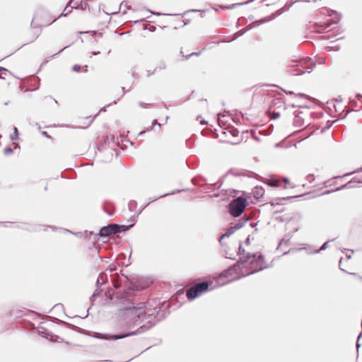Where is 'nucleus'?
Listing matches in <instances>:
<instances>
[{
    "label": "nucleus",
    "instance_id": "nucleus-1",
    "mask_svg": "<svg viewBox=\"0 0 362 362\" xmlns=\"http://www.w3.org/2000/svg\"><path fill=\"white\" fill-rule=\"evenodd\" d=\"M148 302L142 303V306H141V308H142V310L144 311L143 313L145 318L147 320V322L142 324V325L138 327L136 330L122 332L117 334L94 332L92 337L98 339L115 341L117 339H124L128 337L143 334L155 326L157 322L164 320L170 313L169 309L170 305L168 303L163 302L162 303H159L153 308L148 307Z\"/></svg>",
    "mask_w": 362,
    "mask_h": 362
},
{
    "label": "nucleus",
    "instance_id": "nucleus-2",
    "mask_svg": "<svg viewBox=\"0 0 362 362\" xmlns=\"http://www.w3.org/2000/svg\"><path fill=\"white\" fill-rule=\"evenodd\" d=\"M265 264L264 256L259 253H246V255L240 257L234 264L231 265L229 268L224 270L222 274L224 277L231 276L233 274H238V277H235L233 280H238L241 277H245L253 274L259 271L267 268V266H264Z\"/></svg>",
    "mask_w": 362,
    "mask_h": 362
},
{
    "label": "nucleus",
    "instance_id": "nucleus-3",
    "mask_svg": "<svg viewBox=\"0 0 362 362\" xmlns=\"http://www.w3.org/2000/svg\"><path fill=\"white\" fill-rule=\"evenodd\" d=\"M117 299L127 305L124 307H121L119 310L131 313L130 318L126 322L127 327L129 329H133L135 327L139 326V327L141 326L144 319H146L143 313L144 311L142 310V308L135 307L134 303L126 294L122 293L119 295L117 296Z\"/></svg>",
    "mask_w": 362,
    "mask_h": 362
},
{
    "label": "nucleus",
    "instance_id": "nucleus-4",
    "mask_svg": "<svg viewBox=\"0 0 362 362\" xmlns=\"http://www.w3.org/2000/svg\"><path fill=\"white\" fill-rule=\"evenodd\" d=\"M134 223L130 225H119L117 223H111L107 226H103L98 234H95L93 232L90 231L89 235H95V238L98 235L100 238H108L110 235H115L121 233H125L134 226Z\"/></svg>",
    "mask_w": 362,
    "mask_h": 362
},
{
    "label": "nucleus",
    "instance_id": "nucleus-5",
    "mask_svg": "<svg viewBox=\"0 0 362 362\" xmlns=\"http://www.w3.org/2000/svg\"><path fill=\"white\" fill-rule=\"evenodd\" d=\"M288 66L294 69L289 70L293 75H302L305 72L310 73L315 64L310 57L292 59Z\"/></svg>",
    "mask_w": 362,
    "mask_h": 362
},
{
    "label": "nucleus",
    "instance_id": "nucleus-6",
    "mask_svg": "<svg viewBox=\"0 0 362 362\" xmlns=\"http://www.w3.org/2000/svg\"><path fill=\"white\" fill-rule=\"evenodd\" d=\"M211 281H205L197 284L194 287L189 288L187 292V297L189 300H194L200 296L203 293L211 291L213 288Z\"/></svg>",
    "mask_w": 362,
    "mask_h": 362
},
{
    "label": "nucleus",
    "instance_id": "nucleus-7",
    "mask_svg": "<svg viewBox=\"0 0 362 362\" xmlns=\"http://www.w3.org/2000/svg\"><path fill=\"white\" fill-rule=\"evenodd\" d=\"M247 205L248 202L245 198L241 196L238 197L229 204L228 212L235 218L239 217L243 213Z\"/></svg>",
    "mask_w": 362,
    "mask_h": 362
},
{
    "label": "nucleus",
    "instance_id": "nucleus-8",
    "mask_svg": "<svg viewBox=\"0 0 362 362\" xmlns=\"http://www.w3.org/2000/svg\"><path fill=\"white\" fill-rule=\"evenodd\" d=\"M153 284V279L147 276H138L135 281H132L129 288L136 291L144 290Z\"/></svg>",
    "mask_w": 362,
    "mask_h": 362
},
{
    "label": "nucleus",
    "instance_id": "nucleus-9",
    "mask_svg": "<svg viewBox=\"0 0 362 362\" xmlns=\"http://www.w3.org/2000/svg\"><path fill=\"white\" fill-rule=\"evenodd\" d=\"M37 332L39 335L52 341H59V339H60L59 336L51 333L49 330L42 327H39L37 328Z\"/></svg>",
    "mask_w": 362,
    "mask_h": 362
},
{
    "label": "nucleus",
    "instance_id": "nucleus-10",
    "mask_svg": "<svg viewBox=\"0 0 362 362\" xmlns=\"http://www.w3.org/2000/svg\"><path fill=\"white\" fill-rule=\"evenodd\" d=\"M303 112L296 110L293 112L294 119L293 122V124L296 127H300L304 124V119L301 116Z\"/></svg>",
    "mask_w": 362,
    "mask_h": 362
},
{
    "label": "nucleus",
    "instance_id": "nucleus-11",
    "mask_svg": "<svg viewBox=\"0 0 362 362\" xmlns=\"http://www.w3.org/2000/svg\"><path fill=\"white\" fill-rule=\"evenodd\" d=\"M103 209L109 216H112L115 213V207L112 202L105 200L103 204Z\"/></svg>",
    "mask_w": 362,
    "mask_h": 362
},
{
    "label": "nucleus",
    "instance_id": "nucleus-12",
    "mask_svg": "<svg viewBox=\"0 0 362 362\" xmlns=\"http://www.w3.org/2000/svg\"><path fill=\"white\" fill-rule=\"evenodd\" d=\"M302 196H303V194L297 195V196H288V197H276V198L273 199L270 202V204H271V205L283 204V202H284V201H288V200H290L291 199L300 197H302Z\"/></svg>",
    "mask_w": 362,
    "mask_h": 362
},
{
    "label": "nucleus",
    "instance_id": "nucleus-13",
    "mask_svg": "<svg viewBox=\"0 0 362 362\" xmlns=\"http://www.w3.org/2000/svg\"><path fill=\"white\" fill-rule=\"evenodd\" d=\"M299 0H295L290 3H286L285 6L276 11L274 13H272L273 16H275V18L281 15L284 11H288L296 2H298Z\"/></svg>",
    "mask_w": 362,
    "mask_h": 362
},
{
    "label": "nucleus",
    "instance_id": "nucleus-14",
    "mask_svg": "<svg viewBox=\"0 0 362 362\" xmlns=\"http://www.w3.org/2000/svg\"><path fill=\"white\" fill-rule=\"evenodd\" d=\"M252 194L256 199H259L264 196V189L262 186H256L252 189Z\"/></svg>",
    "mask_w": 362,
    "mask_h": 362
},
{
    "label": "nucleus",
    "instance_id": "nucleus-15",
    "mask_svg": "<svg viewBox=\"0 0 362 362\" xmlns=\"http://www.w3.org/2000/svg\"><path fill=\"white\" fill-rule=\"evenodd\" d=\"M187 191H189V189H187H187H175V190H173V191H172L170 192L165 193V194H163L162 195H160L158 197L151 198L149 202H155L157 199H158L159 198L165 197H168V196H170V195H174V194H178V193H180L181 192H187Z\"/></svg>",
    "mask_w": 362,
    "mask_h": 362
},
{
    "label": "nucleus",
    "instance_id": "nucleus-16",
    "mask_svg": "<svg viewBox=\"0 0 362 362\" xmlns=\"http://www.w3.org/2000/svg\"><path fill=\"white\" fill-rule=\"evenodd\" d=\"M237 230V228H235L234 225L230 226L227 230L223 233L219 238L218 240L220 243H221V240L225 238H228L233 233H234Z\"/></svg>",
    "mask_w": 362,
    "mask_h": 362
},
{
    "label": "nucleus",
    "instance_id": "nucleus-17",
    "mask_svg": "<svg viewBox=\"0 0 362 362\" xmlns=\"http://www.w3.org/2000/svg\"><path fill=\"white\" fill-rule=\"evenodd\" d=\"M274 19H275V16H273L272 14H271L269 16H265L264 18H262L259 20L255 21L253 23H255V25L258 26V25H262L263 23L269 22V21H272Z\"/></svg>",
    "mask_w": 362,
    "mask_h": 362
},
{
    "label": "nucleus",
    "instance_id": "nucleus-18",
    "mask_svg": "<svg viewBox=\"0 0 362 362\" xmlns=\"http://www.w3.org/2000/svg\"><path fill=\"white\" fill-rule=\"evenodd\" d=\"M274 19H275V16H273L272 14H271L269 16H265L264 18H262L259 20L255 21L253 23H255V25L258 26V25H262L263 23L269 22V21H272Z\"/></svg>",
    "mask_w": 362,
    "mask_h": 362
},
{
    "label": "nucleus",
    "instance_id": "nucleus-19",
    "mask_svg": "<svg viewBox=\"0 0 362 362\" xmlns=\"http://www.w3.org/2000/svg\"><path fill=\"white\" fill-rule=\"evenodd\" d=\"M248 221H249V218H246L244 216H242L240 219H238V221L233 225H234L235 228H237V230H239L241 228H243Z\"/></svg>",
    "mask_w": 362,
    "mask_h": 362
},
{
    "label": "nucleus",
    "instance_id": "nucleus-20",
    "mask_svg": "<svg viewBox=\"0 0 362 362\" xmlns=\"http://www.w3.org/2000/svg\"><path fill=\"white\" fill-rule=\"evenodd\" d=\"M106 281L107 276L103 273L100 274L96 281V288H101Z\"/></svg>",
    "mask_w": 362,
    "mask_h": 362
},
{
    "label": "nucleus",
    "instance_id": "nucleus-21",
    "mask_svg": "<svg viewBox=\"0 0 362 362\" xmlns=\"http://www.w3.org/2000/svg\"><path fill=\"white\" fill-rule=\"evenodd\" d=\"M108 144H109L108 137L106 136L102 143L98 144V147H97L98 151L100 152L105 151L107 148Z\"/></svg>",
    "mask_w": 362,
    "mask_h": 362
},
{
    "label": "nucleus",
    "instance_id": "nucleus-22",
    "mask_svg": "<svg viewBox=\"0 0 362 362\" xmlns=\"http://www.w3.org/2000/svg\"><path fill=\"white\" fill-rule=\"evenodd\" d=\"M156 125H158L160 127H161V124H160V123H159V122L157 121V119H154V120H153V122H152L151 126L149 128H148L146 130L140 132L139 133V136L143 135L144 133H146V132H150V131L153 130V128H154V127H155Z\"/></svg>",
    "mask_w": 362,
    "mask_h": 362
},
{
    "label": "nucleus",
    "instance_id": "nucleus-23",
    "mask_svg": "<svg viewBox=\"0 0 362 362\" xmlns=\"http://www.w3.org/2000/svg\"><path fill=\"white\" fill-rule=\"evenodd\" d=\"M291 238V235H290L289 234H286V235L283 237L282 240L279 242V245H278V247H277V248H276V249H277V250H279V249L280 248V247H281L283 244H284V245H288V242H289V240H290Z\"/></svg>",
    "mask_w": 362,
    "mask_h": 362
},
{
    "label": "nucleus",
    "instance_id": "nucleus-24",
    "mask_svg": "<svg viewBox=\"0 0 362 362\" xmlns=\"http://www.w3.org/2000/svg\"><path fill=\"white\" fill-rule=\"evenodd\" d=\"M31 86H36V87L33 89L30 88L28 90L33 91L38 89L40 87V78L33 76V79L31 80Z\"/></svg>",
    "mask_w": 362,
    "mask_h": 362
},
{
    "label": "nucleus",
    "instance_id": "nucleus-25",
    "mask_svg": "<svg viewBox=\"0 0 362 362\" xmlns=\"http://www.w3.org/2000/svg\"><path fill=\"white\" fill-rule=\"evenodd\" d=\"M354 187V186L353 185V181L350 180L349 182H346V184L342 185L340 187H338L336 189H334V191H340L344 189H351V188H353Z\"/></svg>",
    "mask_w": 362,
    "mask_h": 362
},
{
    "label": "nucleus",
    "instance_id": "nucleus-26",
    "mask_svg": "<svg viewBox=\"0 0 362 362\" xmlns=\"http://www.w3.org/2000/svg\"><path fill=\"white\" fill-rule=\"evenodd\" d=\"M72 9H73V7H71L69 8L68 6H66L63 12L62 13V14L60 16H59L57 18H55L54 20L52 21L51 23H49V24L54 23V21H56L60 16H66L67 14L70 13L71 11H72Z\"/></svg>",
    "mask_w": 362,
    "mask_h": 362
},
{
    "label": "nucleus",
    "instance_id": "nucleus-27",
    "mask_svg": "<svg viewBox=\"0 0 362 362\" xmlns=\"http://www.w3.org/2000/svg\"><path fill=\"white\" fill-rule=\"evenodd\" d=\"M103 294V290L101 288H96L91 296V300L93 301L97 297L101 296Z\"/></svg>",
    "mask_w": 362,
    "mask_h": 362
},
{
    "label": "nucleus",
    "instance_id": "nucleus-28",
    "mask_svg": "<svg viewBox=\"0 0 362 362\" xmlns=\"http://www.w3.org/2000/svg\"><path fill=\"white\" fill-rule=\"evenodd\" d=\"M315 29L316 30V32L319 33H325L326 32V29L324 28V26H322V23H315Z\"/></svg>",
    "mask_w": 362,
    "mask_h": 362
},
{
    "label": "nucleus",
    "instance_id": "nucleus-29",
    "mask_svg": "<svg viewBox=\"0 0 362 362\" xmlns=\"http://www.w3.org/2000/svg\"><path fill=\"white\" fill-rule=\"evenodd\" d=\"M243 5H245V2L233 4H230V5H228V6H223L222 8H223V9H233V8L238 7V6H243Z\"/></svg>",
    "mask_w": 362,
    "mask_h": 362
},
{
    "label": "nucleus",
    "instance_id": "nucleus-30",
    "mask_svg": "<svg viewBox=\"0 0 362 362\" xmlns=\"http://www.w3.org/2000/svg\"><path fill=\"white\" fill-rule=\"evenodd\" d=\"M247 31H248V29H243H243H241V30H238V31H237V32L235 33V36H234V37H233V38L230 42H231V41H233V40H235L236 38H238V37H240V36L243 35H244L246 32H247Z\"/></svg>",
    "mask_w": 362,
    "mask_h": 362
},
{
    "label": "nucleus",
    "instance_id": "nucleus-31",
    "mask_svg": "<svg viewBox=\"0 0 362 362\" xmlns=\"http://www.w3.org/2000/svg\"><path fill=\"white\" fill-rule=\"evenodd\" d=\"M19 132L18 130V128L14 127H13V134L11 136V140L12 141H15L16 140L18 139Z\"/></svg>",
    "mask_w": 362,
    "mask_h": 362
},
{
    "label": "nucleus",
    "instance_id": "nucleus-32",
    "mask_svg": "<svg viewBox=\"0 0 362 362\" xmlns=\"http://www.w3.org/2000/svg\"><path fill=\"white\" fill-rule=\"evenodd\" d=\"M8 73H9V71L7 69L0 66V78L1 79H5V76H6Z\"/></svg>",
    "mask_w": 362,
    "mask_h": 362
},
{
    "label": "nucleus",
    "instance_id": "nucleus-33",
    "mask_svg": "<svg viewBox=\"0 0 362 362\" xmlns=\"http://www.w3.org/2000/svg\"><path fill=\"white\" fill-rule=\"evenodd\" d=\"M137 203L134 200H131L128 204V208L130 211H134L136 208Z\"/></svg>",
    "mask_w": 362,
    "mask_h": 362
},
{
    "label": "nucleus",
    "instance_id": "nucleus-34",
    "mask_svg": "<svg viewBox=\"0 0 362 362\" xmlns=\"http://www.w3.org/2000/svg\"><path fill=\"white\" fill-rule=\"evenodd\" d=\"M334 240H329L324 243L319 250H316L314 253H319L320 252L326 250L328 247V244L329 242L333 241Z\"/></svg>",
    "mask_w": 362,
    "mask_h": 362
},
{
    "label": "nucleus",
    "instance_id": "nucleus-35",
    "mask_svg": "<svg viewBox=\"0 0 362 362\" xmlns=\"http://www.w3.org/2000/svg\"><path fill=\"white\" fill-rule=\"evenodd\" d=\"M341 18V15L338 13V14L334 15V16L330 20L332 24H337Z\"/></svg>",
    "mask_w": 362,
    "mask_h": 362
},
{
    "label": "nucleus",
    "instance_id": "nucleus-36",
    "mask_svg": "<svg viewBox=\"0 0 362 362\" xmlns=\"http://www.w3.org/2000/svg\"><path fill=\"white\" fill-rule=\"evenodd\" d=\"M37 18H38V13H35L34 15V17H33V19L31 22V26L33 27V28H38L40 26V23H35V21L37 20Z\"/></svg>",
    "mask_w": 362,
    "mask_h": 362
},
{
    "label": "nucleus",
    "instance_id": "nucleus-37",
    "mask_svg": "<svg viewBox=\"0 0 362 362\" xmlns=\"http://www.w3.org/2000/svg\"><path fill=\"white\" fill-rule=\"evenodd\" d=\"M166 69V64L165 62H160V64L155 68L156 71H160Z\"/></svg>",
    "mask_w": 362,
    "mask_h": 362
},
{
    "label": "nucleus",
    "instance_id": "nucleus-38",
    "mask_svg": "<svg viewBox=\"0 0 362 362\" xmlns=\"http://www.w3.org/2000/svg\"><path fill=\"white\" fill-rule=\"evenodd\" d=\"M13 152V148H11L10 146H6L4 149V155L7 156L8 154H11Z\"/></svg>",
    "mask_w": 362,
    "mask_h": 362
},
{
    "label": "nucleus",
    "instance_id": "nucleus-39",
    "mask_svg": "<svg viewBox=\"0 0 362 362\" xmlns=\"http://www.w3.org/2000/svg\"><path fill=\"white\" fill-rule=\"evenodd\" d=\"M326 11H327L326 15L329 17H332L334 15L338 14V12L335 10L327 8Z\"/></svg>",
    "mask_w": 362,
    "mask_h": 362
},
{
    "label": "nucleus",
    "instance_id": "nucleus-40",
    "mask_svg": "<svg viewBox=\"0 0 362 362\" xmlns=\"http://www.w3.org/2000/svg\"><path fill=\"white\" fill-rule=\"evenodd\" d=\"M139 105L142 107V108H148V107H152V104L151 103H144V102H139Z\"/></svg>",
    "mask_w": 362,
    "mask_h": 362
},
{
    "label": "nucleus",
    "instance_id": "nucleus-41",
    "mask_svg": "<svg viewBox=\"0 0 362 362\" xmlns=\"http://www.w3.org/2000/svg\"><path fill=\"white\" fill-rule=\"evenodd\" d=\"M81 68L82 67H81V65H79V64H74L72 66L71 69H72L73 71L79 73L81 71Z\"/></svg>",
    "mask_w": 362,
    "mask_h": 362
},
{
    "label": "nucleus",
    "instance_id": "nucleus-42",
    "mask_svg": "<svg viewBox=\"0 0 362 362\" xmlns=\"http://www.w3.org/2000/svg\"><path fill=\"white\" fill-rule=\"evenodd\" d=\"M237 255H240L243 256L246 255L245 250L244 248H243L241 243L239 245L238 251L237 252Z\"/></svg>",
    "mask_w": 362,
    "mask_h": 362
},
{
    "label": "nucleus",
    "instance_id": "nucleus-43",
    "mask_svg": "<svg viewBox=\"0 0 362 362\" xmlns=\"http://www.w3.org/2000/svg\"><path fill=\"white\" fill-rule=\"evenodd\" d=\"M225 257L230 259H235V256L228 251H225Z\"/></svg>",
    "mask_w": 362,
    "mask_h": 362
},
{
    "label": "nucleus",
    "instance_id": "nucleus-44",
    "mask_svg": "<svg viewBox=\"0 0 362 362\" xmlns=\"http://www.w3.org/2000/svg\"><path fill=\"white\" fill-rule=\"evenodd\" d=\"M200 53H201L200 52H192V53H191V54H189V55L185 56V55L183 54V53H182V50L180 51V54H182V56H183V57H185L186 59H189V57H190L191 56H193V55L198 56V55H199V54H200Z\"/></svg>",
    "mask_w": 362,
    "mask_h": 362
},
{
    "label": "nucleus",
    "instance_id": "nucleus-45",
    "mask_svg": "<svg viewBox=\"0 0 362 362\" xmlns=\"http://www.w3.org/2000/svg\"><path fill=\"white\" fill-rule=\"evenodd\" d=\"M295 96H298V97H300V98L311 100V97H310L309 95H305L304 93H297V94L295 93Z\"/></svg>",
    "mask_w": 362,
    "mask_h": 362
},
{
    "label": "nucleus",
    "instance_id": "nucleus-46",
    "mask_svg": "<svg viewBox=\"0 0 362 362\" xmlns=\"http://www.w3.org/2000/svg\"><path fill=\"white\" fill-rule=\"evenodd\" d=\"M307 180L309 182H313L315 180V175L313 174H309L306 177Z\"/></svg>",
    "mask_w": 362,
    "mask_h": 362
},
{
    "label": "nucleus",
    "instance_id": "nucleus-47",
    "mask_svg": "<svg viewBox=\"0 0 362 362\" xmlns=\"http://www.w3.org/2000/svg\"><path fill=\"white\" fill-rule=\"evenodd\" d=\"M331 25H332V23L331 22L330 20L329 21H327V22L322 23V26H324V28L326 30H327L331 26Z\"/></svg>",
    "mask_w": 362,
    "mask_h": 362
},
{
    "label": "nucleus",
    "instance_id": "nucleus-48",
    "mask_svg": "<svg viewBox=\"0 0 362 362\" xmlns=\"http://www.w3.org/2000/svg\"><path fill=\"white\" fill-rule=\"evenodd\" d=\"M69 47V45H67V46L64 47V48L60 49L57 53H56V54L49 57L48 59H52V58L54 57L55 56H57L58 54L61 53L62 51H64L65 49H66Z\"/></svg>",
    "mask_w": 362,
    "mask_h": 362
},
{
    "label": "nucleus",
    "instance_id": "nucleus-49",
    "mask_svg": "<svg viewBox=\"0 0 362 362\" xmlns=\"http://www.w3.org/2000/svg\"><path fill=\"white\" fill-rule=\"evenodd\" d=\"M61 322H64V324H66L69 327H71L74 330H76V329H79V327H78L77 326H76L74 325H72V324H70V323H68V322H62V321H61Z\"/></svg>",
    "mask_w": 362,
    "mask_h": 362
},
{
    "label": "nucleus",
    "instance_id": "nucleus-50",
    "mask_svg": "<svg viewBox=\"0 0 362 362\" xmlns=\"http://www.w3.org/2000/svg\"><path fill=\"white\" fill-rule=\"evenodd\" d=\"M280 117V113L279 112H274L273 114H272V119H276L277 118H279Z\"/></svg>",
    "mask_w": 362,
    "mask_h": 362
},
{
    "label": "nucleus",
    "instance_id": "nucleus-51",
    "mask_svg": "<svg viewBox=\"0 0 362 362\" xmlns=\"http://www.w3.org/2000/svg\"><path fill=\"white\" fill-rule=\"evenodd\" d=\"M332 185H333V182H332V180H327V181H325V182H324V186H325V187H329V186H332Z\"/></svg>",
    "mask_w": 362,
    "mask_h": 362
},
{
    "label": "nucleus",
    "instance_id": "nucleus-52",
    "mask_svg": "<svg viewBox=\"0 0 362 362\" xmlns=\"http://www.w3.org/2000/svg\"><path fill=\"white\" fill-rule=\"evenodd\" d=\"M275 147L276 148H283V147H284V143L283 141L276 143Z\"/></svg>",
    "mask_w": 362,
    "mask_h": 362
},
{
    "label": "nucleus",
    "instance_id": "nucleus-53",
    "mask_svg": "<svg viewBox=\"0 0 362 362\" xmlns=\"http://www.w3.org/2000/svg\"><path fill=\"white\" fill-rule=\"evenodd\" d=\"M14 223V222H0V225L4 224L5 227H8L10 225H13Z\"/></svg>",
    "mask_w": 362,
    "mask_h": 362
},
{
    "label": "nucleus",
    "instance_id": "nucleus-54",
    "mask_svg": "<svg viewBox=\"0 0 362 362\" xmlns=\"http://www.w3.org/2000/svg\"><path fill=\"white\" fill-rule=\"evenodd\" d=\"M351 181H353V183H362V180L358 179L356 177L353 178Z\"/></svg>",
    "mask_w": 362,
    "mask_h": 362
},
{
    "label": "nucleus",
    "instance_id": "nucleus-55",
    "mask_svg": "<svg viewBox=\"0 0 362 362\" xmlns=\"http://www.w3.org/2000/svg\"><path fill=\"white\" fill-rule=\"evenodd\" d=\"M361 336H362V332H361V333L359 334V335H358V339H357V341H356V348H357V349H358V348H359V347H360V346H361V345H360V344L358 343V341H359L360 338L361 337Z\"/></svg>",
    "mask_w": 362,
    "mask_h": 362
},
{
    "label": "nucleus",
    "instance_id": "nucleus-56",
    "mask_svg": "<svg viewBox=\"0 0 362 362\" xmlns=\"http://www.w3.org/2000/svg\"><path fill=\"white\" fill-rule=\"evenodd\" d=\"M122 6H126L127 9H130V8H131V6H127V2H126V1H122V2L120 4L119 7L121 8Z\"/></svg>",
    "mask_w": 362,
    "mask_h": 362
},
{
    "label": "nucleus",
    "instance_id": "nucleus-57",
    "mask_svg": "<svg viewBox=\"0 0 362 362\" xmlns=\"http://www.w3.org/2000/svg\"><path fill=\"white\" fill-rule=\"evenodd\" d=\"M343 112H344V110L341 113H339V115L342 119L345 118L348 115L349 111L346 110V112L344 113V115H342Z\"/></svg>",
    "mask_w": 362,
    "mask_h": 362
},
{
    "label": "nucleus",
    "instance_id": "nucleus-58",
    "mask_svg": "<svg viewBox=\"0 0 362 362\" xmlns=\"http://www.w3.org/2000/svg\"><path fill=\"white\" fill-rule=\"evenodd\" d=\"M360 171H362V168H358V169H357L356 170H354V171H353V172H351V173H347V174H346V175H345V176H348V175H351V174H354V173H356V172H360Z\"/></svg>",
    "mask_w": 362,
    "mask_h": 362
},
{
    "label": "nucleus",
    "instance_id": "nucleus-59",
    "mask_svg": "<svg viewBox=\"0 0 362 362\" xmlns=\"http://www.w3.org/2000/svg\"><path fill=\"white\" fill-rule=\"evenodd\" d=\"M157 71H155V69L153 71H147V76L149 77L151 75L156 74Z\"/></svg>",
    "mask_w": 362,
    "mask_h": 362
},
{
    "label": "nucleus",
    "instance_id": "nucleus-60",
    "mask_svg": "<svg viewBox=\"0 0 362 362\" xmlns=\"http://www.w3.org/2000/svg\"><path fill=\"white\" fill-rule=\"evenodd\" d=\"M42 134L47 138L51 137L50 135L46 131H42Z\"/></svg>",
    "mask_w": 362,
    "mask_h": 362
},
{
    "label": "nucleus",
    "instance_id": "nucleus-61",
    "mask_svg": "<svg viewBox=\"0 0 362 362\" xmlns=\"http://www.w3.org/2000/svg\"><path fill=\"white\" fill-rule=\"evenodd\" d=\"M333 37H334L333 35L322 36V39H323V40H330V39H332Z\"/></svg>",
    "mask_w": 362,
    "mask_h": 362
},
{
    "label": "nucleus",
    "instance_id": "nucleus-62",
    "mask_svg": "<svg viewBox=\"0 0 362 362\" xmlns=\"http://www.w3.org/2000/svg\"><path fill=\"white\" fill-rule=\"evenodd\" d=\"M16 224L15 227L17 228H23L21 226L25 225V223H14Z\"/></svg>",
    "mask_w": 362,
    "mask_h": 362
},
{
    "label": "nucleus",
    "instance_id": "nucleus-63",
    "mask_svg": "<svg viewBox=\"0 0 362 362\" xmlns=\"http://www.w3.org/2000/svg\"><path fill=\"white\" fill-rule=\"evenodd\" d=\"M272 187H278L279 185L276 182H272L269 185Z\"/></svg>",
    "mask_w": 362,
    "mask_h": 362
},
{
    "label": "nucleus",
    "instance_id": "nucleus-64",
    "mask_svg": "<svg viewBox=\"0 0 362 362\" xmlns=\"http://www.w3.org/2000/svg\"><path fill=\"white\" fill-rule=\"evenodd\" d=\"M257 225V222H250V226L251 228H255Z\"/></svg>",
    "mask_w": 362,
    "mask_h": 362
}]
</instances>
